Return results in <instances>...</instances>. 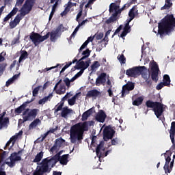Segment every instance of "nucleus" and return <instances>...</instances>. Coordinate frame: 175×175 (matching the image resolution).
<instances>
[{
  "label": "nucleus",
  "instance_id": "obj_15",
  "mask_svg": "<svg viewBox=\"0 0 175 175\" xmlns=\"http://www.w3.org/2000/svg\"><path fill=\"white\" fill-rule=\"evenodd\" d=\"M106 77L107 75L105 72H102L96 79V85L99 87V85H105L106 84Z\"/></svg>",
  "mask_w": 175,
  "mask_h": 175
},
{
  "label": "nucleus",
  "instance_id": "obj_35",
  "mask_svg": "<svg viewBox=\"0 0 175 175\" xmlns=\"http://www.w3.org/2000/svg\"><path fill=\"white\" fill-rule=\"evenodd\" d=\"M163 83L165 84V87L170 85V77L168 75H164Z\"/></svg>",
  "mask_w": 175,
  "mask_h": 175
},
{
  "label": "nucleus",
  "instance_id": "obj_57",
  "mask_svg": "<svg viewBox=\"0 0 175 175\" xmlns=\"http://www.w3.org/2000/svg\"><path fill=\"white\" fill-rule=\"evenodd\" d=\"M72 94H70V93H67L62 98V100L63 102H65V100H68V99H69L70 97L72 96Z\"/></svg>",
  "mask_w": 175,
  "mask_h": 175
},
{
  "label": "nucleus",
  "instance_id": "obj_42",
  "mask_svg": "<svg viewBox=\"0 0 175 175\" xmlns=\"http://www.w3.org/2000/svg\"><path fill=\"white\" fill-rule=\"evenodd\" d=\"M117 59H118L119 62H120V64H124L126 62V58H125L124 54L118 55Z\"/></svg>",
  "mask_w": 175,
  "mask_h": 175
},
{
  "label": "nucleus",
  "instance_id": "obj_21",
  "mask_svg": "<svg viewBox=\"0 0 175 175\" xmlns=\"http://www.w3.org/2000/svg\"><path fill=\"white\" fill-rule=\"evenodd\" d=\"M121 14L118 11L114 12L111 16L105 21V24H111V23H116V20H118V15Z\"/></svg>",
  "mask_w": 175,
  "mask_h": 175
},
{
  "label": "nucleus",
  "instance_id": "obj_13",
  "mask_svg": "<svg viewBox=\"0 0 175 175\" xmlns=\"http://www.w3.org/2000/svg\"><path fill=\"white\" fill-rule=\"evenodd\" d=\"M135 89V84L132 82H129L123 86L122 90V97L125 96V94H129V91H133Z\"/></svg>",
  "mask_w": 175,
  "mask_h": 175
},
{
  "label": "nucleus",
  "instance_id": "obj_23",
  "mask_svg": "<svg viewBox=\"0 0 175 175\" xmlns=\"http://www.w3.org/2000/svg\"><path fill=\"white\" fill-rule=\"evenodd\" d=\"M73 113V110L71 109H69L68 107H63L62 112H61V116L63 118H67L68 115Z\"/></svg>",
  "mask_w": 175,
  "mask_h": 175
},
{
  "label": "nucleus",
  "instance_id": "obj_24",
  "mask_svg": "<svg viewBox=\"0 0 175 175\" xmlns=\"http://www.w3.org/2000/svg\"><path fill=\"white\" fill-rule=\"evenodd\" d=\"M10 122L9 118L8 117L4 118V119L0 118V129H3V128L6 129Z\"/></svg>",
  "mask_w": 175,
  "mask_h": 175
},
{
  "label": "nucleus",
  "instance_id": "obj_20",
  "mask_svg": "<svg viewBox=\"0 0 175 175\" xmlns=\"http://www.w3.org/2000/svg\"><path fill=\"white\" fill-rule=\"evenodd\" d=\"M106 117H107V115H106L105 111L100 110L96 116V120L98 122L103 123L105 122V120H106Z\"/></svg>",
  "mask_w": 175,
  "mask_h": 175
},
{
  "label": "nucleus",
  "instance_id": "obj_60",
  "mask_svg": "<svg viewBox=\"0 0 175 175\" xmlns=\"http://www.w3.org/2000/svg\"><path fill=\"white\" fill-rule=\"evenodd\" d=\"M17 157H21V156L17 155V152H15L11 154V155L9 157V159L14 160L16 158H17Z\"/></svg>",
  "mask_w": 175,
  "mask_h": 175
},
{
  "label": "nucleus",
  "instance_id": "obj_46",
  "mask_svg": "<svg viewBox=\"0 0 175 175\" xmlns=\"http://www.w3.org/2000/svg\"><path fill=\"white\" fill-rule=\"evenodd\" d=\"M40 88H42V86H38L36 88H35L33 90L32 94H33V96H38V94H39V90H40Z\"/></svg>",
  "mask_w": 175,
  "mask_h": 175
},
{
  "label": "nucleus",
  "instance_id": "obj_9",
  "mask_svg": "<svg viewBox=\"0 0 175 175\" xmlns=\"http://www.w3.org/2000/svg\"><path fill=\"white\" fill-rule=\"evenodd\" d=\"M33 5H35V3L29 0H26L21 9L19 10V12H21V16L25 17L27 14H29L31 10H32V8H33Z\"/></svg>",
  "mask_w": 175,
  "mask_h": 175
},
{
  "label": "nucleus",
  "instance_id": "obj_3",
  "mask_svg": "<svg viewBox=\"0 0 175 175\" xmlns=\"http://www.w3.org/2000/svg\"><path fill=\"white\" fill-rule=\"evenodd\" d=\"M88 131V124L87 122L83 123H77L70 127V139L72 144H75L78 140L80 142L83 140V135L84 132Z\"/></svg>",
  "mask_w": 175,
  "mask_h": 175
},
{
  "label": "nucleus",
  "instance_id": "obj_32",
  "mask_svg": "<svg viewBox=\"0 0 175 175\" xmlns=\"http://www.w3.org/2000/svg\"><path fill=\"white\" fill-rule=\"evenodd\" d=\"M43 154L44 153L42 151L37 154L36 156L35 157V159L33 160V162L34 163H38V162H40V161H42V159H43Z\"/></svg>",
  "mask_w": 175,
  "mask_h": 175
},
{
  "label": "nucleus",
  "instance_id": "obj_61",
  "mask_svg": "<svg viewBox=\"0 0 175 175\" xmlns=\"http://www.w3.org/2000/svg\"><path fill=\"white\" fill-rule=\"evenodd\" d=\"M64 82L68 88L70 87V79H69V78H65Z\"/></svg>",
  "mask_w": 175,
  "mask_h": 175
},
{
  "label": "nucleus",
  "instance_id": "obj_29",
  "mask_svg": "<svg viewBox=\"0 0 175 175\" xmlns=\"http://www.w3.org/2000/svg\"><path fill=\"white\" fill-rule=\"evenodd\" d=\"M92 114V109H90L88 111H85L82 114L81 120L82 121H86V120H88V117Z\"/></svg>",
  "mask_w": 175,
  "mask_h": 175
},
{
  "label": "nucleus",
  "instance_id": "obj_12",
  "mask_svg": "<svg viewBox=\"0 0 175 175\" xmlns=\"http://www.w3.org/2000/svg\"><path fill=\"white\" fill-rule=\"evenodd\" d=\"M34 100H35V98H33L31 99V100H27L23 103L21 106L15 109V114H21L23 111H25V110H27V105H29V103H31V102H33Z\"/></svg>",
  "mask_w": 175,
  "mask_h": 175
},
{
  "label": "nucleus",
  "instance_id": "obj_22",
  "mask_svg": "<svg viewBox=\"0 0 175 175\" xmlns=\"http://www.w3.org/2000/svg\"><path fill=\"white\" fill-rule=\"evenodd\" d=\"M90 64H91V60L89 59L88 60H87L85 62V65L84 66H83L82 68H81V70L79 72H78L75 77L77 79H79V77H80V76H81V75H83V73H84V70H85V69H87V68H88V66H90Z\"/></svg>",
  "mask_w": 175,
  "mask_h": 175
},
{
  "label": "nucleus",
  "instance_id": "obj_30",
  "mask_svg": "<svg viewBox=\"0 0 175 175\" xmlns=\"http://www.w3.org/2000/svg\"><path fill=\"white\" fill-rule=\"evenodd\" d=\"M85 65V62H77L76 64V66H75L71 68V72H75L76 69L77 70L81 69V68H83V66H84Z\"/></svg>",
  "mask_w": 175,
  "mask_h": 175
},
{
  "label": "nucleus",
  "instance_id": "obj_47",
  "mask_svg": "<svg viewBox=\"0 0 175 175\" xmlns=\"http://www.w3.org/2000/svg\"><path fill=\"white\" fill-rule=\"evenodd\" d=\"M47 136H49V132H46V133H44L43 135H42L41 137H40L38 139H37V142H43V140H44V139H46L47 137Z\"/></svg>",
  "mask_w": 175,
  "mask_h": 175
},
{
  "label": "nucleus",
  "instance_id": "obj_18",
  "mask_svg": "<svg viewBox=\"0 0 175 175\" xmlns=\"http://www.w3.org/2000/svg\"><path fill=\"white\" fill-rule=\"evenodd\" d=\"M25 0H16V3L15 5V7L13 8V10L8 14L11 17H13V16H16L17 14V12H18V8L23 5V3H24Z\"/></svg>",
  "mask_w": 175,
  "mask_h": 175
},
{
  "label": "nucleus",
  "instance_id": "obj_53",
  "mask_svg": "<svg viewBox=\"0 0 175 175\" xmlns=\"http://www.w3.org/2000/svg\"><path fill=\"white\" fill-rule=\"evenodd\" d=\"M121 29H122V25H120L115 31V32L113 33V34L112 35V38H114V36H116V35H117V33H120V32H121Z\"/></svg>",
  "mask_w": 175,
  "mask_h": 175
},
{
  "label": "nucleus",
  "instance_id": "obj_6",
  "mask_svg": "<svg viewBox=\"0 0 175 175\" xmlns=\"http://www.w3.org/2000/svg\"><path fill=\"white\" fill-rule=\"evenodd\" d=\"M38 113H39L38 109H26L23 113V120L20 119L19 122L24 124V122H27V121H32L33 120H35L38 116Z\"/></svg>",
  "mask_w": 175,
  "mask_h": 175
},
{
  "label": "nucleus",
  "instance_id": "obj_10",
  "mask_svg": "<svg viewBox=\"0 0 175 175\" xmlns=\"http://www.w3.org/2000/svg\"><path fill=\"white\" fill-rule=\"evenodd\" d=\"M115 133L116 131H114V129H112L111 126H105L103 130V139L105 142H107L108 140H110V139H113Z\"/></svg>",
  "mask_w": 175,
  "mask_h": 175
},
{
  "label": "nucleus",
  "instance_id": "obj_14",
  "mask_svg": "<svg viewBox=\"0 0 175 175\" xmlns=\"http://www.w3.org/2000/svg\"><path fill=\"white\" fill-rule=\"evenodd\" d=\"M139 16V10H137V5H134L129 12V17L126 21H132L133 18Z\"/></svg>",
  "mask_w": 175,
  "mask_h": 175
},
{
  "label": "nucleus",
  "instance_id": "obj_2",
  "mask_svg": "<svg viewBox=\"0 0 175 175\" xmlns=\"http://www.w3.org/2000/svg\"><path fill=\"white\" fill-rule=\"evenodd\" d=\"M65 31H66V27H64L63 24H60L55 31H52L51 33L48 32L45 36H42L39 33L33 31L31 33L29 38L35 46H38L40 43L47 40L49 38H50L51 42H55L61 36V32Z\"/></svg>",
  "mask_w": 175,
  "mask_h": 175
},
{
  "label": "nucleus",
  "instance_id": "obj_50",
  "mask_svg": "<svg viewBox=\"0 0 175 175\" xmlns=\"http://www.w3.org/2000/svg\"><path fill=\"white\" fill-rule=\"evenodd\" d=\"M64 103L62 101L57 107V109L55 110V113H58V111L62 110L64 108Z\"/></svg>",
  "mask_w": 175,
  "mask_h": 175
},
{
  "label": "nucleus",
  "instance_id": "obj_44",
  "mask_svg": "<svg viewBox=\"0 0 175 175\" xmlns=\"http://www.w3.org/2000/svg\"><path fill=\"white\" fill-rule=\"evenodd\" d=\"M100 66V64H99V62L95 61L94 62L93 64L91 66V70H96Z\"/></svg>",
  "mask_w": 175,
  "mask_h": 175
},
{
  "label": "nucleus",
  "instance_id": "obj_33",
  "mask_svg": "<svg viewBox=\"0 0 175 175\" xmlns=\"http://www.w3.org/2000/svg\"><path fill=\"white\" fill-rule=\"evenodd\" d=\"M10 162H7L6 164L8 165L10 167H13V166L16 165V162H17V161H21V157H16L14 160L12 159H10Z\"/></svg>",
  "mask_w": 175,
  "mask_h": 175
},
{
  "label": "nucleus",
  "instance_id": "obj_4",
  "mask_svg": "<svg viewBox=\"0 0 175 175\" xmlns=\"http://www.w3.org/2000/svg\"><path fill=\"white\" fill-rule=\"evenodd\" d=\"M175 27V18L173 14L165 16L158 25V33L163 38L165 33H169Z\"/></svg>",
  "mask_w": 175,
  "mask_h": 175
},
{
  "label": "nucleus",
  "instance_id": "obj_45",
  "mask_svg": "<svg viewBox=\"0 0 175 175\" xmlns=\"http://www.w3.org/2000/svg\"><path fill=\"white\" fill-rule=\"evenodd\" d=\"M23 15H21V13L17 14L15 17V18L14 19V21L16 23V24H20V21H21V20H23Z\"/></svg>",
  "mask_w": 175,
  "mask_h": 175
},
{
  "label": "nucleus",
  "instance_id": "obj_25",
  "mask_svg": "<svg viewBox=\"0 0 175 175\" xmlns=\"http://www.w3.org/2000/svg\"><path fill=\"white\" fill-rule=\"evenodd\" d=\"M84 5H85V1H83L79 5V10L77 15L76 21L79 22V19L81 16H83V10L84 9Z\"/></svg>",
  "mask_w": 175,
  "mask_h": 175
},
{
  "label": "nucleus",
  "instance_id": "obj_37",
  "mask_svg": "<svg viewBox=\"0 0 175 175\" xmlns=\"http://www.w3.org/2000/svg\"><path fill=\"white\" fill-rule=\"evenodd\" d=\"M175 135V122L171 123V129L170 131V137L174 140V136Z\"/></svg>",
  "mask_w": 175,
  "mask_h": 175
},
{
  "label": "nucleus",
  "instance_id": "obj_1",
  "mask_svg": "<svg viewBox=\"0 0 175 175\" xmlns=\"http://www.w3.org/2000/svg\"><path fill=\"white\" fill-rule=\"evenodd\" d=\"M62 152H59L51 158L46 157L43 159L40 163V165H38L36 170L33 172V175H43L44 173H50L51 169L60 162L61 165H68V158L69 154H64L61 157Z\"/></svg>",
  "mask_w": 175,
  "mask_h": 175
},
{
  "label": "nucleus",
  "instance_id": "obj_8",
  "mask_svg": "<svg viewBox=\"0 0 175 175\" xmlns=\"http://www.w3.org/2000/svg\"><path fill=\"white\" fill-rule=\"evenodd\" d=\"M143 70H146V66L133 67L126 70V75L129 76V77L136 78L142 75V72H143Z\"/></svg>",
  "mask_w": 175,
  "mask_h": 175
},
{
  "label": "nucleus",
  "instance_id": "obj_39",
  "mask_svg": "<svg viewBox=\"0 0 175 175\" xmlns=\"http://www.w3.org/2000/svg\"><path fill=\"white\" fill-rule=\"evenodd\" d=\"M133 3V2L130 1L126 4H124L122 8H121L120 9L118 10V12L121 14V13L122 12V11L125 10V9H128V8H129L131 6V5H132Z\"/></svg>",
  "mask_w": 175,
  "mask_h": 175
},
{
  "label": "nucleus",
  "instance_id": "obj_41",
  "mask_svg": "<svg viewBox=\"0 0 175 175\" xmlns=\"http://www.w3.org/2000/svg\"><path fill=\"white\" fill-rule=\"evenodd\" d=\"M76 99H77V94L68 100V105H70V106H73L75 103H76Z\"/></svg>",
  "mask_w": 175,
  "mask_h": 175
},
{
  "label": "nucleus",
  "instance_id": "obj_62",
  "mask_svg": "<svg viewBox=\"0 0 175 175\" xmlns=\"http://www.w3.org/2000/svg\"><path fill=\"white\" fill-rule=\"evenodd\" d=\"M163 87H165V83H163V82H161L157 85L156 89L158 90V91H159V90H162Z\"/></svg>",
  "mask_w": 175,
  "mask_h": 175
},
{
  "label": "nucleus",
  "instance_id": "obj_26",
  "mask_svg": "<svg viewBox=\"0 0 175 175\" xmlns=\"http://www.w3.org/2000/svg\"><path fill=\"white\" fill-rule=\"evenodd\" d=\"M173 1L174 0H165V3L161 7V10H169L173 6V3H172Z\"/></svg>",
  "mask_w": 175,
  "mask_h": 175
},
{
  "label": "nucleus",
  "instance_id": "obj_51",
  "mask_svg": "<svg viewBox=\"0 0 175 175\" xmlns=\"http://www.w3.org/2000/svg\"><path fill=\"white\" fill-rule=\"evenodd\" d=\"M88 43H89L88 41H85L84 43L81 45V46L79 49V53H81V51H83V50H84V49L86 48L87 46H88Z\"/></svg>",
  "mask_w": 175,
  "mask_h": 175
},
{
  "label": "nucleus",
  "instance_id": "obj_48",
  "mask_svg": "<svg viewBox=\"0 0 175 175\" xmlns=\"http://www.w3.org/2000/svg\"><path fill=\"white\" fill-rule=\"evenodd\" d=\"M18 43H20V36H18L16 38H14L11 42V46H14V44H17Z\"/></svg>",
  "mask_w": 175,
  "mask_h": 175
},
{
  "label": "nucleus",
  "instance_id": "obj_31",
  "mask_svg": "<svg viewBox=\"0 0 175 175\" xmlns=\"http://www.w3.org/2000/svg\"><path fill=\"white\" fill-rule=\"evenodd\" d=\"M27 58H28V52H27V51H21V56L18 59L19 64L24 61V59H27Z\"/></svg>",
  "mask_w": 175,
  "mask_h": 175
},
{
  "label": "nucleus",
  "instance_id": "obj_63",
  "mask_svg": "<svg viewBox=\"0 0 175 175\" xmlns=\"http://www.w3.org/2000/svg\"><path fill=\"white\" fill-rule=\"evenodd\" d=\"M13 83H14V81L12 78H10L6 81L5 87H9V85L13 84Z\"/></svg>",
  "mask_w": 175,
  "mask_h": 175
},
{
  "label": "nucleus",
  "instance_id": "obj_58",
  "mask_svg": "<svg viewBox=\"0 0 175 175\" xmlns=\"http://www.w3.org/2000/svg\"><path fill=\"white\" fill-rule=\"evenodd\" d=\"M145 83L148 87H151V85H152V81L150 78L145 79Z\"/></svg>",
  "mask_w": 175,
  "mask_h": 175
},
{
  "label": "nucleus",
  "instance_id": "obj_38",
  "mask_svg": "<svg viewBox=\"0 0 175 175\" xmlns=\"http://www.w3.org/2000/svg\"><path fill=\"white\" fill-rule=\"evenodd\" d=\"M143 100H144L143 97L142 96L138 97L133 102V106H140V105L143 103Z\"/></svg>",
  "mask_w": 175,
  "mask_h": 175
},
{
  "label": "nucleus",
  "instance_id": "obj_27",
  "mask_svg": "<svg viewBox=\"0 0 175 175\" xmlns=\"http://www.w3.org/2000/svg\"><path fill=\"white\" fill-rule=\"evenodd\" d=\"M51 98H53V93H50L49 96H45L43 98L39 100L38 105H44L46 102H49V100H51Z\"/></svg>",
  "mask_w": 175,
  "mask_h": 175
},
{
  "label": "nucleus",
  "instance_id": "obj_43",
  "mask_svg": "<svg viewBox=\"0 0 175 175\" xmlns=\"http://www.w3.org/2000/svg\"><path fill=\"white\" fill-rule=\"evenodd\" d=\"M142 77L144 80L147 79H150V75H148V72H147V68H146L145 70H143L142 72H141Z\"/></svg>",
  "mask_w": 175,
  "mask_h": 175
},
{
  "label": "nucleus",
  "instance_id": "obj_56",
  "mask_svg": "<svg viewBox=\"0 0 175 175\" xmlns=\"http://www.w3.org/2000/svg\"><path fill=\"white\" fill-rule=\"evenodd\" d=\"M119 143H120V139H118V138L117 137L111 139L112 146H117V144H118Z\"/></svg>",
  "mask_w": 175,
  "mask_h": 175
},
{
  "label": "nucleus",
  "instance_id": "obj_49",
  "mask_svg": "<svg viewBox=\"0 0 175 175\" xmlns=\"http://www.w3.org/2000/svg\"><path fill=\"white\" fill-rule=\"evenodd\" d=\"M17 139H18V135H13L12 137H10V140L12 144V146H14V144H16Z\"/></svg>",
  "mask_w": 175,
  "mask_h": 175
},
{
  "label": "nucleus",
  "instance_id": "obj_52",
  "mask_svg": "<svg viewBox=\"0 0 175 175\" xmlns=\"http://www.w3.org/2000/svg\"><path fill=\"white\" fill-rule=\"evenodd\" d=\"M7 66L8 64H6V63L0 64V73H3V72H5Z\"/></svg>",
  "mask_w": 175,
  "mask_h": 175
},
{
  "label": "nucleus",
  "instance_id": "obj_34",
  "mask_svg": "<svg viewBox=\"0 0 175 175\" xmlns=\"http://www.w3.org/2000/svg\"><path fill=\"white\" fill-rule=\"evenodd\" d=\"M103 146H105V142L103 141H101L96 148V152L97 155H99V154H100V150L105 151V148H103Z\"/></svg>",
  "mask_w": 175,
  "mask_h": 175
},
{
  "label": "nucleus",
  "instance_id": "obj_5",
  "mask_svg": "<svg viewBox=\"0 0 175 175\" xmlns=\"http://www.w3.org/2000/svg\"><path fill=\"white\" fill-rule=\"evenodd\" d=\"M146 106L148 109H152V111L157 118H159L165 111L163 104L158 101L154 102L151 100H148L146 102Z\"/></svg>",
  "mask_w": 175,
  "mask_h": 175
},
{
  "label": "nucleus",
  "instance_id": "obj_17",
  "mask_svg": "<svg viewBox=\"0 0 175 175\" xmlns=\"http://www.w3.org/2000/svg\"><path fill=\"white\" fill-rule=\"evenodd\" d=\"M121 3V0H117L115 1V3H111L109 5V13H115L116 12H118V10L120 9V5Z\"/></svg>",
  "mask_w": 175,
  "mask_h": 175
},
{
  "label": "nucleus",
  "instance_id": "obj_64",
  "mask_svg": "<svg viewBox=\"0 0 175 175\" xmlns=\"http://www.w3.org/2000/svg\"><path fill=\"white\" fill-rule=\"evenodd\" d=\"M103 38V33H98L96 34V39L97 40H100Z\"/></svg>",
  "mask_w": 175,
  "mask_h": 175
},
{
  "label": "nucleus",
  "instance_id": "obj_36",
  "mask_svg": "<svg viewBox=\"0 0 175 175\" xmlns=\"http://www.w3.org/2000/svg\"><path fill=\"white\" fill-rule=\"evenodd\" d=\"M66 91V88L65 87V85H60L59 88L56 90V94L57 95H62L65 94Z\"/></svg>",
  "mask_w": 175,
  "mask_h": 175
},
{
  "label": "nucleus",
  "instance_id": "obj_7",
  "mask_svg": "<svg viewBox=\"0 0 175 175\" xmlns=\"http://www.w3.org/2000/svg\"><path fill=\"white\" fill-rule=\"evenodd\" d=\"M164 157L165 159V163L163 167V170L165 174L171 173L172 170H173V166L174 165V159H172L170 157H172V153L170 152H167L164 153ZM170 161H172L170 162Z\"/></svg>",
  "mask_w": 175,
  "mask_h": 175
},
{
  "label": "nucleus",
  "instance_id": "obj_40",
  "mask_svg": "<svg viewBox=\"0 0 175 175\" xmlns=\"http://www.w3.org/2000/svg\"><path fill=\"white\" fill-rule=\"evenodd\" d=\"M130 23H131L130 21H126V23L124 24V27L123 28V30L125 31L126 32L129 33L131 31V25H129Z\"/></svg>",
  "mask_w": 175,
  "mask_h": 175
},
{
  "label": "nucleus",
  "instance_id": "obj_54",
  "mask_svg": "<svg viewBox=\"0 0 175 175\" xmlns=\"http://www.w3.org/2000/svg\"><path fill=\"white\" fill-rule=\"evenodd\" d=\"M69 10H70V8H68V7H66L64 10L60 14V16L62 17H64V16H66V14L69 13Z\"/></svg>",
  "mask_w": 175,
  "mask_h": 175
},
{
  "label": "nucleus",
  "instance_id": "obj_11",
  "mask_svg": "<svg viewBox=\"0 0 175 175\" xmlns=\"http://www.w3.org/2000/svg\"><path fill=\"white\" fill-rule=\"evenodd\" d=\"M151 70V79L153 81L157 83L159 79L158 75H159V67L158 66L157 62H154V63L152 64Z\"/></svg>",
  "mask_w": 175,
  "mask_h": 175
},
{
  "label": "nucleus",
  "instance_id": "obj_28",
  "mask_svg": "<svg viewBox=\"0 0 175 175\" xmlns=\"http://www.w3.org/2000/svg\"><path fill=\"white\" fill-rule=\"evenodd\" d=\"M39 124H42V121L40 119L36 118L35 119L29 126V129H33V128H36Z\"/></svg>",
  "mask_w": 175,
  "mask_h": 175
},
{
  "label": "nucleus",
  "instance_id": "obj_16",
  "mask_svg": "<svg viewBox=\"0 0 175 175\" xmlns=\"http://www.w3.org/2000/svg\"><path fill=\"white\" fill-rule=\"evenodd\" d=\"M86 96L87 98H94V99H96L97 98L102 96V93L99 92V90L94 89L88 91L86 94Z\"/></svg>",
  "mask_w": 175,
  "mask_h": 175
},
{
  "label": "nucleus",
  "instance_id": "obj_19",
  "mask_svg": "<svg viewBox=\"0 0 175 175\" xmlns=\"http://www.w3.org/2000/svg\"><path fill=\"white\" fill-rule=\"evenodd\" d=\"M64 143H65V139L62 137L56 139L54 145L51 148V151H55L58 148H60V147H62Z\"/></svg>",
  "mask_w": 175,
  "mask_h": 175
},
{
  "label": "nucleus",
  "instance_id": "obj_59",
  "mask_svg": "<svg viewBox=\"0 0 175 175\" xmlns=\"http://www.w3.org/2000/svg\"><path fill=\"white\" fill-rule=\"evenodd\" d=\"M18 25L14 21H12L10 23V27L11 29H13V28H16Z\"/></svg>",
  "mask_w": 175,
  "mask_h": 175
},
{
  "label": "nucleus",
  "instance_id": "obj_55",
  "mask_svg": "<svg viewBox=\"0 0 175 175\" xmlns=\"http://www.w3.org/2000/svg\"><path fill=\"white\" fill-rule=\"evenodd\" d=\"M91 54V51L90 49H87L85 51H83L82 55H85V57H89Z\"/></svg>",
  "mask_w": 175,
  "mask_h": 175
}]
</instances>
